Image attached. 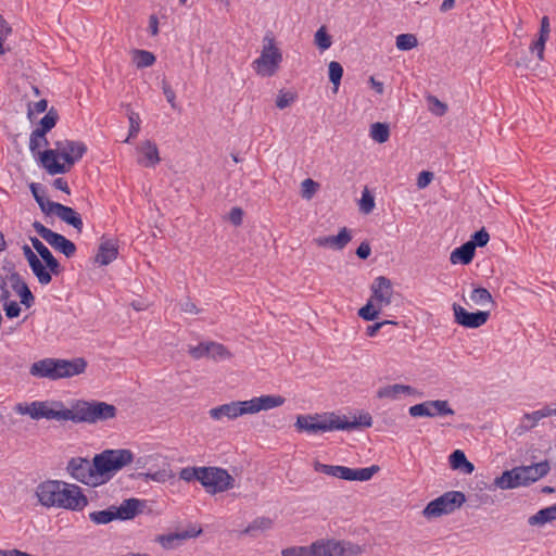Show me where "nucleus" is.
Instances as JSON below:
<instances>
[{
  "label": "nucleus",
  "instance_id": "nucleus-1",
  "mask_svg": "<svg viewBox=\"0 0 556 556\" xmlns=\"http://www.w3.org/2000/svg\"><path fill=\"white\" fill-rule=\"evenodd\" d=\"M41 505L80 511L88 505V498L80 486L60 480L41 482L36 490Z\"/></svg>",
  "mask_w": 556,
  "mask_h": 556
},
{
  "label": "nucleus",
  "instance_id": "nucleus-2",
  "mask_svg": "<svg viewBox=\"0 0 556 556\" xmlns=\"http://www.w3.org/2000/svg\"><path fill=\"white\" fill-rule=\"evenodd\" d=\"M55 149H48L40 154L41 165L50 175L65 174L87 152L83 141L58 140Z\"/></svg>",
  "mask_w": 556,
  "mask_h": 556
},
{
  "label": "nucleus",
  "instance_id": "nucleus-3",
  "mask_svg": "<svg viewBox=\"0 0 556 556\" xmlns=\"http://www.w3.org/2000/svg\"><path fill=\"white\" fill-rule=\"evenodd\" d=\"M87 368V362L83 357L73 359L47 357L35 362L29 368V374L36 378L59 380L83 374Z\"/></svg>",
  "mask_w": 556,
  "mask_h": 556
},
{
  "label": "nucleus",
  "instance_id": "nucleus-4",
  "mask_svg": "<svg viewBox=\"0 0 556 556\" xmlns=\"http://www.w3.org/2000/svg\"><path fill=\"white\" fill-rule=\"evenodd\" d=\"M549 470L551 466L548 460H543L528 466H517L510 470L503 471L500 477L495 478L494 484L502 490L528 486L545 477Z\"/></svg>",
  "mask_w": 556,
  "mask_h": 556
},
{
  "label": "nucleus",
  "instance_id": "nucleus-5",
  "mask_svg": "<svg viewBox=\"0 0 556 556\" xmlns=\"http://www.w3.org/2000/svg\"><path fill=\"white\" fill-rule=\"evenodd\" d=\"M114 405L100 401H74L71 406L70 421L75 424H96L105 421L116 416Z\"/></svg>",
  "mask_w": 556,
  "mask_h": 556
},
{
  "label": "nucleus",
  "instance_id": "nucleus-6",
  "mask_svg": "<svg viewBox=\"0 0 556 556\" xmlns=\"http://www.w3.org/2000/svg\"><path fill=\"white\" fill-rule=\"evenodd\" d=\"M134 455L129 450H105L97 454L92 460V468L98 473V478L121 470L126 465L130 464Z\"/></svg>",
  "mask_w": 556,
  "mask_h": 556
},
{
  "label": "nucleus",
  "instance_id": "nucleus-7",
  "mask_svg": "<svg viewBox=\"0 0 556 556\" xmlns=\"http://www.w3.org/2000/svg\"><path fill=\"white\" fill-rule=\"evenodd\" d=\"M294 427L299 432H307L316 434L319 432L339 430V415L334 413L329 414H314V415H299Z\"/></svg>",
  "mask_w": 556,
  "mask_h": 556
},
{
  "label": "nucleus",
  "instance_id": "nucleus-8",
  "mask_svg": "<svg viewBox=\"0 0 556 556\" xmlns=\"http://www.w3.org/2000/svg\"><path fill=\"white\" fill-rule=\"evenodd\" d=\"M466 502V496L460 491H448L429 502L422 510V515L430 519L450 515L460 508Z\"/></svg>",
  "mask_w": 556,
  "mask_h": 556
},
{
  "label": "nucleus",
  "instance_id": "nucleus-9",
  "mask_svg": "<svg viewBox=\"0 0 556 556\" xmlns=\"http://www.w3.org/2000/svg\"><path fill=\"white\" fill-rule=\"evenodd\" d=\"M199 481L212 494L225 492L235 483L233 477L219 467H201Z\"/></svg>",
  "mask_w": 556,
  "mask_h": 556
},
{
  "label": "nucleus",
  "instance_id": "nucleus-10",
  "mask_svg": "<svg viewBox=\"0 0 556 556\" xmlns=\"http://www.w3.org/2000/svg\"><path fill=\"white\" fill-rule=\"evenodd\" d=\"M264 40H267V45H264L260 58L253 61L252 66L262 76H273L282 60V55L279 49L275 47L273 38L266 36Z\"/></svg>",
  "mask_w": 556,
  "mask_h": 556
},
{
  "label": "nucleus",
  "instance_id": "nucleus-11",
  "mask_svg": "<svg viewBox=\"0 0 556 556\" xmlns=\"http://www.w3.org/2000/svg\"><path fill=\"white\" fill-rule=\"evenodd\" d=\"M33 227L35 231L53 249L63 253L66 257L74 256L77 250L74 242L65 238L63 235L52 231L40 222H34Z\"/></svg>",
  "mask_w": 556,
  "mask_h": 556
},
{
  "label": "nucleus",
  "instance_id": "nucleus-12",
  "mask_svg": "<svg viewBox=\"0 0 556 556\" xmlns=\"http://www.w3.org/2000/svg\"><path fill=\"white\" fill-rule=\"evenodd\" d=\"M66 470L71 477L87 485H97L99 483L98 473L92 468V463L84 457H73L70 459Z\"/></svg>",
  "mask_w": 556,
  "mask_h": 556
},
{
  "label": "nucleus",
  "instance_id": "nucleus-13",
  "mask_svg": "<svg viewBox=\"0 0 556 556\" xmlns=\"http://www.w3.org/2000/svg\"><path fill=\"white\" fill-rule=\"evenodd\" d=\"M408 413L412 417H438L454 415V409L446 400L426 401L409 407Z\"/></svg>",
  "mask_w": 556,
  "mask_h": 556
},
{
  "label": "nucleus",
  "instance_id": "nucleus-14",
  "mask_svg": "<svg viewBox=\"0 0 556 556\" xmlns=\"http://www.w3.org/2000/svg\"><path fill=\"white\" fill-rule=\"evenodd\" d=\"M455 321L465 328H479L484 325L489 317V311L468 312L458 304H453Z\"/></svg>",
  "mask_w": 556,
  "mask_h": 556
},
{
  "label": "nucleus",
  "instance_id": "nucleus-15",
  "mask_svg": "<svg viewBox=\"0 0 556 556\" xmlns=\"http://www.w3.org/2000/svg\"><path fill=\"white\" fill-rule=\"evenodd\" d=\"M38 420L54 419L58 421H68L71 408L65 407L62 401H38Z\"/></svg>",
  "mask_w": 556,
  "mask_h": 556
},
{
  "label": "nucleus",
  "instance_id": "nucleus-16",
  "mask_svg": "<svg viewBox=\"0 0 556 556\" xmlns=\"http://www.w3.org/2000/svg\"><path fill=\"white\" fill-rule=\"evenodd\" d=\"M210 416L214 420L236 419L239 416L249 414L247 401H233L210 409Z\"/></svg>",
  "mask_w": 556,
  "mask_h": 556
},
{
  "label": "nucleus",
  "instance_id": "nucleus-17",
  "mask_svg": "<svg viewBox=\"0 0 556 556\" xmlns=\"http://www.w3.org/2000/svg\"><path fill=\"white\" fill-rule=\"evenodd\" d=\"M371 300L375 301L376 306H379V308L391 304L393 289L391 280L387 277H377L371 285Z\"/></svg>",
  "mask_w": 556,
  "mask_h": 556
},
{
  "label": "nucleus",
  "instance_id": "nucleus-18",
  "mask_svg": "<svg viewBox=\"0 0 556 556\" xmlns=\"http://www.w3.org/2000/svg\"><path fill=\"white\" fill-rule=\"evenodd\" d=\"M286 399L281 395H261L247 401L249 414H255L261 410H268L281 406Z\"/></svg>",
  "mask_w": 556,
  "mask_h": 556
},
{
  "label": "nucleus",
  "instance_id": "nucleus-19",
  "mask_svg": "<svg viewBox=\"0 0 556 556\" xmlns=\"http://www.w3.org/2000/svg\"><path fill=\"white\" fill-rule=\"evenodd\" d=\"M379 466L372 465L365 468H350L340 466L339 479L346 481H368L379 471Z\"/></svg>",
  "mask_w": 556,
  "mask_h": 556
},
{
  "label": "nucleus",
  "instance_id": "nucleus-20",
  "mask_svg": "<svg viewBox=\"0 0 556 556\" xmlns=\"http://www.w3.org/2000/svg\"><path fill=\"white\" fill-rule=\"evenodd\" d=\"M30 242L33 244V248L41 257V262H43L47 265L48 269H50V271L54 276H59L63 271V267L61 266L60 262L53 256L51 251L36 237L30 238Z\"/></svg>",
  "mask_w": 556,
  "mask_h": 556
},
{
  "label": "nucleus",
  "instance_id": "nucleus-21",
  "mask_svg": "<svg viewBox=\"0 0 556 556\" xmlns=\"http://www.w3.org/2000/svg\"><path fill=\"white\" fill-rule=\"evenodd\" d=\"M351 240V231L346 227H343L337 236L318 237L314 239V242L318 247H329L334 250H342Z\"/></svg>",
  "mask_w": 556,
  "mask_h": 556
},
{
  "label": "nucleus",
  "instance_id": "nucleus-22",
  "mask_svg": "<svg viewBox=\"0 0 556 556\" xmlns=\"http://www.w3.org/2000/svg\"><path fill=\"white\" fill-rule=\"evenodd\" d=\"M9 280L11 282L12 289L21 298V303L26 307H30L35 302V298L27 283L22 279L21 275L14 271L9 276Z\"/></svg>",
  "mask_w": 556,
  "mask_h": 556
},
{
  "label": "nucleus",
  "instance_id": "nucleus-23",
  "mask_svg": "<svg viewBox=\"0 0 556 556\" xmlns=\"http://www.w3.org/2000/svg\"><path fill=\"white\" fill-rule=\"evenodd\" d=\"M415 393L416 390L413 387L395 383L379 388L377 397L397 400L401 395H413Z\"/></svg>",
  "mask_w": 556,
  "mask_h": 556
},
{
  "label": "nucleus",
  "instance_id": "nucleus-24",
  "mask_svg": "<svg viewBox=\"0 0 556 556\" xmlns=\"http://www.w3.org/2000/svg\"><path fill=\"white\" fill-rule=\"evenodd\" d=\"M118 255V248L113 240H103L96 255V262L102 266H106L116 260Z\"/></svg>",
  "mask_w": 556,
  "mask_h": 556
},
{
  "label": "nucleus",
  "instance_id": "nucleus-25",
  "mask_svg": "<svg viewBox=\"0 0 556 556\" xmlns=\"http://www.w3.org/2000/svg\"><path fill=\"white\" fill-rule=\"evenodd\" d=\"M556 415V409L549 406H544L541 409L534 410L532 413H527L522 417V422L520 428L525 431H528L534 428L540 420L546 417H551Z\"/></svg>",
  "mask_w": 556,
  "mask_h": 556
},
{
  "label": "nucleus",
  "instance_id": "nucleus-26",
  "mask_svg": "<svg viewBox=\"0 0 556 556\" xmlns=\"http://www.w3.org/2000/svg\"><path fill=\"white\" fill-rule=\"evenodd\" d=\"M56 208V216L64 223L71 225L78 232H81L84 223L80 215L70 206L66 205H54Z\"/></svg>",
  "mask_w": 556,
  "mask_h": 556
},
{
  "label": "nucleus",
  "instance_id": "nucleus-27",
  "mask_svg": "<svg viewBox=\"0 0 556 556\" xmlns=\"http://www.w3.org/2000/svg\"><path fill=\"white\" fill-rule=\"evenodd\" d=\"M475 251L476 249L473 248V245L469 242H466L452 251L450 255V261L452 264L467 265L471 263L475 256Z\"/></svg>",
  "mask_w": 556,
  "mask_h": 556
},
{
  "label": "nucleus",
  "instance_id": "nucleus-28",
  "mask_svg": "<svg viewBox=\"0 0 556 556\" xmlns=\"http://www.w3.org/2000/svg\"><path fill=\"white\" fill-rule=\"evenodd\" d=\"M139 150L143 155V160H139V163L143 164L146 167H152L160 163L159 150L154 142L146 140L141 143Z\"/></svg>",
  "mask_w": 556,
  "mask_h": 556
},
{
  "label": "nucleus",
  "instance_id": "nucleus-29",
  "mask_svg": "<svg viewBox=\"0 0 556 556\" xmlns=\"http://www.w3.org/2000/svg\"><path fill=\"white\" fill-rule=\"evenodd\" d=\"M556 520V503L540 509L536 514L528 518L529 526L543 527L544 525Z\"/></svg>",
  "mask_w": 556,
  "mask_h": 556
},
{
  "label": "nucleus",
  "instance_id": "nucleus-30",
  "mask_svg": "<svg viewBox=\"0 0 556 556\" xmlns=\"http://www.w3.org/2000/svg\"><path fill=\"white\" fill-rule=\"evenodd\" d=\"M140 501L137 498L125 500L119 507H114L116 519H132L139 511Z\"/></svg>",
  "mask_w": 556,
  "mask_h": 556
},
{
  "label": "nucleus",
  "instance_id": "nucleus-31",
  "mask_svg": "<svg viewBox=\"0 0 556 556\" xmlns=\"http://www.w3.org/2000/svg\"><path fill=\"white\" fill-rule=\"evenodd\" d=\"M339 430H353L359 427H371L372 417L369 413H363L357 418L355 417L352 421L348 420L345 416H339Z\"/></svg>",
  "mask_w": 556,
  "mask_h": 556
},
{
  "label": "nucleus",
  "instance_id": "nucleus-32",
  "mask_svg": "<svg viewBox=\"0 0 556 556\" xmlns=\"http://www.w3.org/2000/svg\"><path fill=\"white\" fill-rule=\"evenodd\" d=\"M450 466L453 469H459L465 473H471L475 469V466L466 458V455L460 450H455L450 455Z\"/></svg>",
  "mask_w": 556,
  "mask_h": 556
},
{
  "label": "nucleus",
  "instance_id": "nucleus-33",
  "mask_svg": "<svg viewBox=\"0 0 556 556\" xmlns=\"http://www.w3.org/2000/svg\"><path fill=\"white\" fill-rule=\"evenodd\" d=\"M58 119V111L54 108H51L35 128L36 136L42 137V135H47V132H49L56 125Z\"/></svg>",
  "mask_w": 556,
  "mask_h": 556
},
{
  "label": "nucleus",
  "instance_id": "nucleus-34",
  "mask_svg": "<svg viewBox=\"0 0 556 556\" xmlns=\"http://www.w3.org/2000/svg\"><path fill=\"white\" fill-rule=\"evenodd\" d=\"M334 540H319L309 545L311 556H337Z\"/></svg>",
  "mask_w": 556,
  "mask_h": 556
},
{
  "label": "nucleus",
  "instance_id": "nucleus-35",
  "mask_svg": "<svg viewBox=\"0 0 556 556\" xmlns=\"http://www.w3.org/2000/svg\"><path fill=\"white\" fill-rule=\"evenodd\" d=\"M29 267L41 286H47L51 282L53 274L50 271V269H48L47 265L43 264L40 258L29 264Z\"/></svg>",
  "mask_w": 556,
  "mask_h": 556
},
{
  "label": "nucleus",
  "instance_id": "nucleus-36",
  "mask_svg": "<svg viewBox=\"0 0 556 556\" xmlns=\"http://www.w3.org/2000/svg\"><path fill=\"white\" fill-rule=\"evenodd\" d=\"M333 548H336L337 556H361L363 548L351 542H337L334 541Z\"/></svg>",
  "mask_w": 556,
  "mask_h": 556
},
{
  "label": "nucleus",
  "instance_id": "nucleus-37",
  "mask_svg": "<svg viewBox=\"0 0 556 556\" xmlns=\"http://www.w3.org/2000/svg\"><path fill=\"white\" fill-rule=\"evenodd\" d=\"M370 137L378 143H384L390 138V128L386 123H374L370 126Z\"/></svg>",
  "mask_w": 556,
  "mask_h": 556
},
{
  "label": "nucleus",
  "instance_id": "nucleus-38",
  "mask_svg": "<svg viewBox=\"0 0 556 556\" xmlns=\"http://www.w3.org/2000/svg\"><path fill=\"white\" fill-rule=\"evenodd\" d=\"M89 519L97 525H106L116 519L114 506L99 511H92L89 514Z\"/></svg>",
  "mask_w": 556,
  "mask_h": 556
},
{
  "label": "nucleus",
  "instance_id": "nucleus-39",
  "mask_svg": "<svg viewBox=\"0 0 556 556\" xmlns=\"http://www.w3.org/2000/svg\"><path fill=\"white\" fill-rule=\"evenodd\" d=\"M329 70V79L333 85L334 92L338 91L342 76H343V67L337 61H331L328 66Z\"/></svg>",
  "mask_w": 556,
  "mask_h": 556
},
{
  "label": "nucleus",
  "instance_id": "nucleus-40",
  "mask_svg": "<svg viewBox=\"0 0 556 556\" xmlns=\"http://www.w3.org/2000/svg\"><path fill=\"white\" fill-rule=\"evenodd\" d=\"M396 48L401 51H408L417 47L418 40L414 34H401L396 37Z\"/></svg>",
  "mask_w": 556,
  "mask_h": 556
},
{
  "label": "nucleus",
  "instance_id": "nucleus-41",
  "mask_svg": "<svg viewBox=\"0 0 556 556\" xmlns=\"http://www.w3.org/2000/svg\"><path fill=\"white\" fill-rule=\"evenodd\" d=\"M470 299L472 302L481 306L485 304H494L492 295L489 292V290L482 287L475 288L470 294Z\"/></svg>",
  "mask_w": 556,
  "mask_h": 556
},
{
  "label": "nucleus",
  "instance_id": "nucleus-42",
  "mask_svg": "<svg viewBox=\"0 0 556 556\" xmlns=\"http://www.w3.org/2000/svg\"><path fill=\"white\" fill-rule=\"evenodd\" d=\"M134 61L138 68H143L153 65L155 62V56L150 51L135 50Z\"/></svg>",
  "mask_w": 556,
  "mask_h": 556
},
{
  "label": "nucleus",
  "instance_id": "nucleus-43",
  "mask_svg": "<svg viewBox=\"0 0 556 556\" xmlns=\"http://www.w3.org/2000/svg\"><path fill=\"white\" fill-rule=\"evenodd\" d=\"M315 45L321 50L325 51L329 49L332 45L331 36L327 33L325 26H321L317 29L314 36Z\"/></svg>",
  "mask_w": 556,
  "mask_h": 556
},
{
  "label": "nucleus",
  "instance_id": "nucleus-44",
  "mask_svg": "<svg viewBox=\"0 0 556 556\" xmlns=\"http://www.w3.org/2000/svg\"><path fill=\"white\" fill-rule=\"evenodd\" d=\"M382 308H379V306H376L375 301L371 299L368 301V303L359 308L358 316L362 317L365 320H375Z\"/></svg>",
  "mask_w": 556,
  "mask_h": 556
},
{
  "label": "nucleus",
  "instance_id": "nucleus-45",
  "mask_svg": "<svg viewBox=\"0 0 556 556\" xmlns=\"http://www.w3.org/2000/svg\"><path fill=\"white\" fill-rule=\"evenodd\" d=\"M230 353L227 349L217 342L208 341V357L215 361L228 358Z\"/></svg>",
  "mask_w": 556,
  "mask_h": 556
},
{
  "label": "nucleus",
  "instance_id": "nucleus-46",
  "mask_svg": "<svg viewBox=\"0 0 556 556\" xmlns=\"http://www.w3.org/2000/svg\"><path fill=\"white\" fill-rule=\"evenodd\" d=\"M273 526V521L270 518L267 517H261L256 518L252 523H250L245 530L244 533H253L256 530L264 531L270 529Z\"/></svg>",
  "mask_w": 556,
  "mask_h": 556
},
{
  "label": "nucleus",
  "instance_id": "nucleus-47",
  "mask_svg": "<svg viewBox=\"0 0 556 556\" xmlns=\"http://www.w3.org/2000/svg\"><path fill=\"white\" fill-rule=\"evenodd\" d=\"M296 98L298 96L293 91H280L276 99V106L283 110L294 103Z\"/></svg>",
  "mask_w": 556,
  "mask_h": 556
},
{
  "label": "nucleus",
  "instance_id": "nucleus-48",
  "mask_svg": "<svg viewBox=\"0 0 556 556\" xmlns=\"http://www.w3.org/2000/svg\"><path fill=\"white\" fill-rule=\"evenodd\" d=\"M139 476L143 477L146 481L152 480V481H156V482H165L174 477L172 471L167 470V469H161L155 472L140 473Z\"/></svg>",
  "mask_w": 556,
  "mask_h": 556
},
{
  "label": "nucleus",
  "instance_id": "nucleus-49",
  "mask_svg": "<svg viewBox=\"0 0 556 556\" xmlns=\"http://www.w3.org/2000/svg\"><path fill=\"white\" fill-rule=\"evenodd\" d=\"M313 467L316 472L339 478L340 465H327L316 460Z\"/></svg>",
  "mask_w": 556,
  "mask_h": 556
},
{
  "label": "nucleus",
  "instance_id": "nucleus-50",
  "mask_svg": "<svg viewBox=\"0 0 556 556\" xmlns=\"http://www.w3.org/2000/svg\"><path fill=\"white\" fill-rule=\"evenodd\" d=\"M301 186V195L306 200H311L319 188V185L311 178L304 179Z\"/></svg>",
  "mask_w": 556,
  "mask_h": 556
},
{
  "label": "nucleus",
  "instance_id": "nucleus-51",
  "mask_svg": "<svg viewBox=\"0 0 556 556\" xmlns=\"http://www.w3.org/2000/svg\"><path fill=\"white\" fill-rule=\"evenodd\" d=\"M128 119H129V131H128V137L125 140V142H128L131 138L137 137V135L140 131L141 119H140L139 114L135 113V112H130Z\"/></svg>",
  "mask_w": 556,
  "mask_h": 556
},
{
  "label": "nucleus",
  "instance_id": "nucleus-52",
  "mask_svg": "<svg viewBox=\"0 0 556 556\" xmlns=\"http://www.w3.org/2000/svg\"><path fill=\"white\" fill-rule=\"evenodd\" d=\"M430 111L437 116H443L447 112V105L441 102L437 97L429 96L427 98Z\"/></svg>",
  "mask_w": 556,
  "mask_h": 556
},
{
  "label": "nucleus",
  "instance_id": "nucleus-53",
  "mask_svg": "<svg viewBox=\"0 0 556 556\" xmlns=\"http://www.w3.org/2000/svg\"><path fill=\"white\" fill-rule=\"evenodd\" d=\"M489 240H490V236H489L488 231L484 228H481L480 230L476 231L471 236V239L468 242L471 243L473 245V248L476 249L477 247H479V248L485 247L488 244Z\"/></svg>",
  "mask_w": 556,
  "mask_h": 556
},
{
  "label": "nucleus",
  "instance_id": "nucleus-54",
  "mask_svg": "<svg viewBox=\"0 0 556 556\" xmlns=\"http://www.w3.org/2000/svg\"><path fill=\"white\" fill-rule=\"evenodd\" d=\"M49 144L48 139L46 138V135H42V137L36 136V130L34 129L29 137V150L31 153H35L38 151L41 147H47Z\"/></svg>",
  "mask_w": 556,
  "mask_h": 556
},
{
  "label": "nucleus",
  "instance_id": "nucleus-55",
  "mask_svg": "<svg viewBox=\"0 0 556 556\" xmlns=\"http://www.w3.org/2000/svg\"><path fill=\"white\" fill-rule=\"evenodd\" d=\"M188 352L194 359L208 357V341L201 342L195 346H189Z\"/></svg>",
  "mask_w": 556,
  "mask_h": 556
},
{
  "label": "nucleus",
  "instance_id": "nucleus-56",
  "mask_svg": "<svg viewBox=\"0 0 556 556\" xmlns=\"http://www.w3.org/2000/svg\"><path fill=\"white\" fill-rule=\"evenodd\" d=\"M200 471L201 467H186L182 468L181 471L179 472V478L187 482H190L194 479L199 481Z\"/></svg>",
  "mask_w": 556,
  "mask_h": 556
},
{
  "label": "nucleus",
  "instance_id": "nucleus-57",
  "mask_svg": "<svg viewBox=\"0 0 556 556\" xmlns=\"http://www.w3.org/2000/svg\"><path fill=\"white\" fill-rule=\"evenodd\" d=\"M12 29L3 16L0 14V54L5 53V49L3 47V41L11 34Z\"/></svg>",
  "mask_w": 556,
  "mask_h": 556
},
{
  "label": "nucleus",
  "instance_id": "nucleus-58",
  "mask_svg": "<svg viewBox=\"0 0 556 556\" xmlns=\"http://www.w3.org/2000/svg\"><path fill=\"white\" fill-rule=\"evenodd\" d=\"M281 556H311L309 546H292L281 551Z\"/></svg>",
  "mask_w": 556,
  "mask_h": 556
},
{
  "label": "nucleus",
  "instance_id": "nucleus-59",
  "mask_svg": "<svg viewBox=\"0 0 556 556\" xmlns=\"http://www.w3.org/2000/svg\"><path fill=\"white\" fill-rule=\"evenodd\" d=\"M162 90H163V93H164L167 102L170 104V106L173 109H177L176 93L173 90V88L170 87V85L165 79L162 80Z\"/></svg>",
  "mask_w": 556,
  "mask_h": 556
},
{
  "label": "nucleus",
  "instance_id": "nucleus-60",
  "mask_svg": "<svg viewBox=\"0 0 556 556\" xmlns=\"http://www.w3.org/2000/svg\"><path fill=\"white\" fill-rule=\"evenodd\" d=\"M375 206L374 197L368 192V190H365L362 195L361 200V208L365 213H370Z\"/></svg>",
  "mask_w": 556,
  "mask_h": 556
},
{
  "label": "nucleus",
  "instance_id": "nucleus-61",
  "mask_svg": "<svg viewBox=\"0 0 556 556\" xmlns=\"http://www.w3.org/2000/svg\"><path fill=\"white\" fill-rule=\"evenodd\" d=\"M3 308L8 318L18 317L21 313V307L15 301L4 303Z\"/></svg>",
  "mask_w": 556,
  "mask_h": 556
},
{
  "label": "nucleus",
  "instance_id": "nucleus-62",
  "mask_svg": "<svg viewBox=\"0 0 556 556\" xmlns=\"http://www.w3.org/2000/svg\"><path fill=\"white\" fill-rule=\"evenodd\" d=\"M546 41L545 38H538L530 47L531 52L536 53L539 60H543Z\"/></svg>",
  "mask_w": 556,
  "mask_h": 556
},
{
  "label": "nucleus",
  "instance_id": "nucleus-63",
  "mask_svg": "<svg viewBox=\"0 0 556 556\" xmlns=\"http://www.w3.org/2000/svg\"><path fill=\"white\" fill-rule=\"evenodd\" d=\"M29 188H30L31 194L35 198V200L38 203V205L42 206V200L46 197L43 195V191L41 189V186L39 184L31 182Z\"/></svg>",
  "mask_w": 556,
  "mask_h": 556
},
{
  "label": "nucleus",
  "instance_id": "nucleus-64",
  "mask_svg": "<svg viewBox=\"0 0 556 556\" xmlns=\"http://www.w3.org/2000/svg\"><path fill=\"white\" fill-rule=\"evenodd\" d=\"M243 211L240 207H232L229 212V220L235 225L239 226L242 224Z\"/></svg>",
  "mask_w": 556,
  "mask_h": 556
}]
</instances>
